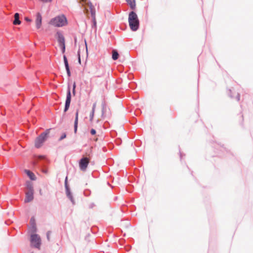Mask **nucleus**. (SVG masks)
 Listing matches in <instances>:
<instances>
[{
    "mask_svg": "<svg viewBox=\"0 0 253 253\" xmlns=\"http://www.w3.org/2000/svg\"><path fill=\"white\" fill-rule=\"evenodd\" d=\"M43 157V156H39V158H40V159H42V158Z\"/></svg>",
    "mask_w": 253,
    "mask_h": 253,
    "instance_id": "nucleus-35",
    "label": "nucleus"
},
{
    "mask_svg": "<svg viewBox=\"0 0 253 253\" xmlns=\"http://www.w3.org/2000/svg\"><path fill=\"white\" fill-rule=\"evenodd\" d=\"M60 46L61 47L62 53H64L65 51V43H63V44L60 45Z\"/></svg>",
    "mask_w": 253,
    "mask_h": 253,
    "instance_id": "nucleus-21",
    "label": "nucleus"
},
{
    "mask_svg": "<svg viewBox=\"0 0 253 253\" xmlns=\"http://www.w3.org/2000/svg\"><path fill=\"white\" fill-rule=\"evenodd\" d=\"M43 172L45 173H47V170H43Z\"/></svg>",
    "mask_w": 253,
    "mask_h": 253,
    "instance_id": "nucleus-34",
    "label": "nucleus"
},
{
    "mask_svg": "<svg viewBox=\"0 0 253 253\" xmlns=\"http://www.w3.org/2000/svg\"><path fill=\"white\" fill-rule=\"evenodd\" d=\"M119 57V54L118 52L115 50H113L112 51V58L113 60H117Z\"/></svg>",
    "mask_w": 253,
    "mask_h": 253,
    "instance_id": "nucleus-18",
    "label": "nucleus"
},
{
    "mask_svg": "<svg viewBox=\"0 0 253 253\" xmlns=\"http://www.w3.org/2000/svg\"><path fill=\"white\" fill-rule=\"evenodd\" d=\"M49 24L54 27H63L67 24V20L64 15H61L52 18Z\"/></svg>",
    "mask_w": 253,
    "mask_h": 253,
    "instance_id": "nucleus-1",
    "label": "nucleus"
},
{
    "mask_svg": "<svg viewBox=\"0 0 253 253\" xmlns=\"http://www.w3.org/2000/svg\"><path fill=\"white\" fill-rule=\"evenodd\" d=\"M75 91H74V90L73 89V93L74 94H75Z\"/></svg>",
    "mask_w": 253,
    "mask_h": 253,
    "instance_id": "nucleus-37",
    "label": "nucleus"
},
{
    "mask_svg": "<svg viewBox=\"0 0 253 253\" xmlns=\"http://www.w3.org/2000/svg\"><path fill=\"white\" fill-rule=\"evenodd\" d=\"M51 231H48L47 233V234H46L47 238L48 240H49V241L50 240L49 236L51 234Z\"/></svg>",
    "mask_w": 253,
    "mask_h": 253,
    "instance_id": "nucleus-23",
    "label": "nucleus"
},
{
    "mask_svg": "<svg viewBox=\"0 0 253 253\" xmlns=\"http://www.w3.org/2000/svg\"><path fill=\"white\" fill-rule=\"evenodd\" d=\"M40 1L43 2H51L52 0H40Z\"/></svg>",
    "mask_w": 253,
    "mask_h": 253,
    "instance_id": "nucleus-27",
    "label": "nucleus"
},
{
    "mask_svg": "<svg viewBox=\"0 0 253 253\" xmlns=\"http://www.w3.org/2000/svg\"><path fill=\"white\" fill-rule=\"evenodd\" d=\"M67 196L70 199V200L73 202V199H72V195H71V193L68 191V190H67Z\"/></svg>",
    "mask_w": 253,
    "mask_h": 253,
    "instance_id": "nucleus-22",
    "label": "nucleus"
},
{
    "mask_svg": "<svg viewBox=\"0 0 253 253\" xmlns=\"http://www.w3.org/2000/svg\"><path fill=\"white\" fill-rule=\"evenodd\" d=\"M78 117H79V110H77L76 113V117L74 122V131L76 133L77 131L78 125Z\"/></svg>",
    "mask_w": 253,
    "mask_h": 253,
    "instance_id": "nucleus-12",
    "label": "nucleus"
},
{
    "mask_svg": "<svg viewBox=\"0 0 253 253\" xmlns=\"http://www.w3.org/2000/svg\"><path fill=\"white\" fill-rule=\"evenodd\" d=\"M56 38L57 39V41L60 45L63 43H65V38L61 33L57 32L55 35Z\"/></svg>",
    "mask_w": 253,
    "mask_h": 253,
    "instance_id": "nucleus-10",
    "label": "nucleus"
},
{
    "mask_svg": "<svg viewBox=\"0 0 253 253\" xmlns=\"http://www.w3.org/2000/svg\"><path fill=\"white\" fill-rule=\"evenodd\" d=\"M95 112L92 110L89 114V121L92 123L94 118Z\"/></svg>",
    "mask_w": 253,
    "mask_h": 253,
    "instance_id": "nucleus-19",
    "label": "nucleus"
},
{
    "mask_svg": "<svg viewBox=\"0 0 253 253\" xmlns=\"http://www.w3.org/2000/svg\"><path fill=\"white\" fill-rule=\"evenodd\" d=\"M78 62H79L80 64H81L80 54L79 52H78Z\"/></svg>",
    "mask_w": 253,
    "mask_h": 253,
    "instance_id": "nucleus-24",
    "label": "nucleus"
},
{
    "mask_svg": "<svg viewBox=\"0 0 253 253\" xmlns=\"http://www.w3.org/2000/svg\"><path fill=\"white\" fill-rule=\"evenodd\" d=\"M236 98L237 100H239V95L237 93Z\"/></svg>",
    "mask_w": 253,
    "mask_h": 253,
    "instance_id": "nucleus-31",
    "label": "nucleus"
},
{
    "mask_svg": "<svg viewBox=\"0 0 253 253\" xmlns=\"http://www.w3.org/2000/svg\"><path fill=\"white\" fill-rule=\"evenodd\" d=\"M50 132V129H46L44 132L41 133L35 140V146L36 148H40L45 141Z\"/></svg>",
    "mask_w": 253,
    "mask_h": 253,
    "instance_id": "nucleus-3",
    "label": "nucleus"
},
{
    "mask_svg": "<svg viewBox=\"0 0 253 253\" xmlns=\"http://www.w3.org/2000/svg\"><path fill=\"white\" fill-rule=\"evenodd\" d=\"M26 188L28 191H34L33 184L30 181L26 182Z\"/></svg>",
    "mask_w": 253,
    "mask_h": 253,
    "instance_id": "nucleus-17",
    "label": "nucleus"
},
{
    "mask_svg": "<svg viewBox=\"0 0 253 253\" xmlns=\"http://www.w3.org/2000/svg\"><path fill=\"white\" fill-rule=\"evenodd\" d=\"M34 191H27L26 192L25 203L31 202L34 199Z\"/></svg>",
    "mask_w": 253,
    "mask_h": 253,
    "instance_id": "nucleus-8",
    "label": "nucleus"
},
{
    "mask_svg": "<svg viewBox=\"0 0 253 253\" xmlns=\"http://www.w3.org/2000/svg\"><path fill=\"white\" fill-rule=\"evenodd\" d=\"M95 108H96V103H94L93 104L92 110H93V111L95 112Z\"/></svg>",
    "mask_w": 253,
    "mask_h": 253,
    "instance_id": "nucleus-28",
    "label": "nucleus"
},
{
    "mask_svg": "<svg viewBox=\"0 0 253 253\" xmlns=\"http://www.w3.org/2000/svg\"><path fill=\"white\" fill-rule=\"evenodd\" d=\"M24 171L31 180H35L36 179V177L33 172L27 169H25Z\"/></svg>",
    "mask_w": 253,
    "mask_h": 253,
    "instance_id": "nucleus-13",
    "label": "nucleus"
},
{
    "mask_svg": "<svg viewBox=\"0 0 253 253\" xmlns=\"http://www.w3.org/2000/svg\"><path fill=\"white\" fill-rule=\"evenodd\" d=\"M128 22L130 29L133 31H136L139 27V20L137 14L133 11H131L128 16Z\"/></svg>",
    "mask_w": 253,
    "mask_h": 253,
    "instance_id": "nucleus-2",
    "label": "nucleus"
},
{
    "mask_svg": "<svg viewBox=\"0 0 253 253\" xmlns=\"http://www.w3.org/2000/svg\"><path fill=\"white\" fill-rule=\"evenodd\" d=\"M67 177H66V179H65V185H66V186H67Z\"/></svg>",
    "mask_w": 253,
    "mask_h": 253,
    "instance_id": "nucleus-33",
    "label": "nucleus"
},
{
    "mask_svg": "<svg viewBox=\"0 0 253 253\" xmlns=\"http://www.w3.org/2000/svg\"><path fill=\"white\" fill-rule=\"evenodd\" d=\"M31 243L32 246L39 248L41 245V238L37 234H32L31 236Z\"/></svg>",
    "mask_w": 253,
    "mask_h": 253,
    "instance_id": "nucleus-4",
    "label": "nucleus"
},
{
    "mask_svg": "<svg viewBox=\"0 0 253 253\" xmlns=\"http://www.w3.org/2000/svg\"><path fill=\"white\" fill-rule=\"evenodd\" d=\"M25 20L27 22H31V20L28 17H25Z\"/></svg>",
    "mask_w": 253,
    "mask_h": 253,
    "instance_id": "nucleus-29",
    "label": "nucleus"
},
{
    "mask_svg": "<svg viewBox=\"0 0 253 253\" xmlns=\"http://www.w3.org/2000/svg\"><path fill=\"white\" fill-rule=\"evenodd\" d=\"M92 90V85H90V89L89 91V93L91 92Z\"/></svg>",
    "mask_w": 253,
    "mask_h": 253,
    "instance_id": "nucleus-32",
    "label": "nucleus"
},
{
    "mask_svg": "<svg viewBox=\"0 0 253 253\" xmlns=\"http://www.w3.org/2000/svg\"><path fill=\"white\" fill-rule=\"evenodd\" d=\"M71 92L70 88L68 89L67 94V97H66V100L65 102V106L64 108V112H66L70 107V103H71Z\"/></svg>",
    "mask_w": 253,
    "mask_h": 253,
    "instance_id": "nucleus-6",
    "label": "nucleus"
},
{
    "mask_svg": "<svg viewBox=\"0 0 253 253\" xmlns=\"http://www.w3.org/2000/svg\"><path fill=\"white\" fill-rule=\"evenodd\" d=\"M14 25H19L21 21L19 20V15L18 13L14 14V20L13 22Z\"/></svg>",
    "mask_w": 253,
    "mask_h": 253,
    "instance_id": "nucleus-14",
    "label": "nucleus"
},
{
    "mask_svg": "<svg viewBox=\"0 0 253 253\" xmlns=\"http://www.w3.org/2000/svg\"><path fill=\"white\" fill-rule=\"evenodd\" d=\"M30 223H31V226H32L33 229L34 231H35L36 230V227H35V219L34 218H32L31 219V220H30Z\"/></svg>",
    "mask_w": 253,
    "mask_h": 253,
    "instance_id": "nucleus-20",
    "label": "nucleus"
},
{
    "mask_svg": "<svg viewBox=\"0 0 253 253\" xmlns=\"http://www.w3.org/2000/svg\"><path fill=\"white\" fill-rule=\"evenodd\" d=\"M40 194H41V195H42V193L41 190H40Z\"/></svg>",
    "mask_w": 253,
    "mask_h": 253,
    "instance_id": "nucleus-36",
    "label": "nucleus"
},
{
    "mask_svg": "<svg viewBox=\"0 0 253 253\" xmlns=\"http://www.w3.org/2000/svg\"><path fill=\"white\" fill-rule=\"evenodd\" d=\"M36 25L37 29L41 28L42 23V16L40 13L38 12L36 14Z\"/></svg>",
    "mask_w": 253,
    "mask_h": 253,
    "instance_id": "nucleus-9",
    "label": "nucleus"
},
{
    "mask_svg": "<svg viewBox=\"0 0 253 253\" xmlns=\"http://www.w3.org/2000/svg\"><path fill=\"white\" fill-rule=\"evenodd\" d=\"M75 88H76V84H75V83H74V84H73V90H74V91H75Z\"/></svg>",
    "mask_w": 253,
    "mask_h": 253,
    "instance_id": "nucleus-30",
    "label": "nucleus"
},
{
    "mask_svg": "<svg viewBox=\"0 0 253 253\" xmlns=\"http://www.w3.org/2000/svg\"><path fill=\"white\" fill-rule=\"evenodd\" d=\"M126 1L131 9H134L135 7V0H126Z\"/></svg>",
    "mask_w": 253,
    "mask_h": 253,
    "instance_id": "nucleus-15",
    "label": "nucleus"
},
{
    "mask_svg": "<svg viewBox=\"0 0 253 253\" xmlns=\"http://www.w3.org/2000/svg\"><path fill=\"white\" fill-rule=\"evenodd\" d=\"M90 133L92 134V135H94L96 133V131L94 129H91V130H90Z\"/></svg>",
    "mask_w": 253,
    "mask_h": 253,
    "instance_id": "nucleus-25",
    "label": "nucleus"
},
{
    "mask_svg": "<svg viewBox=\"0 0 253 253\" xmlns=\"http://www.w3.org/2000/svg\"><path fill=\"white\" fill-rule=\"evenodd\" d=\"M66 137V135L65 133H63L62 136H61V137L60 138L59 140H62L63 139L65 138V137Z\"/></svg>",
    "mask_w": 253,
    "mask_h": 253,
    "instance_id": "nucleus-26",
    "label": "nucleus"
},
{
    "mask_svg": "<svg viewBox=\"0 0 253 253\" xmlns=\"http://www.w3.org/2000/svg\"><path fill=\"white\" fill-rule=\"evenodd\" d=\"M86 0H81L80 1V3L81 4H82V5L83 6H84L85 4H86ZM88 6H89L90 9V11H91V15H92V16L94 17H95V10L94 9V7H93V6L92 5V4L91 3H88L87 2V3Z\"/></svg>",
    "mask_w": 253,
    "mask_h": 253,
    "instance_id": "nucleus-7",
    "label": "nucleus"
},
{
    "mask_svg": "<svg viewBox=\"0 0 253 253\" xmlns=\"http://www.w3.org/2000/svg\"><path fill=\"white\" fill-rule=\"evenodd\" d=\"M63 59H64V64H65V68H66V70L67 71L68 76V77H70L71 72H70V71L69 69L68 60H67V57L65 55L63 56Z\"/></svg>",
    "mask_w": 253,
    "mask_h": 253,
    "instance_id": "nucleus-11",
    "label": "nucleus"
},
{
    "mask_svg": "<svg viewBox=\"0 0 253 253\" xmlns=\"http://www.w3.org/2000/svg\"><path fill=\"white\" fill-rule=\"evenodd\" d=\"M95 70L94 71V74H95V76L98 78H100L102 77V74H100L99 72V68L97 67V66H95Z\"/></svg>",
    "mask_w": 253,
    "mask_h": 253,
    "instance_id": "nucleus-16",
    "label": "nucleus"
},
{
    "mask_svg": "<svg viewBox=\"0 0 253 253\" xmlns=\"http://www.w3.org/2000/svg\"><path fill=\"white\" fill-rule=\"evenodd\" d=\"M90 160L88 158L84 157L82 158L79 162V167L83 171H85L89 163Z\"/></svg>",
    "mask_w": 253,
    "mask_h": 253,
    "instance_id": "nucleus-5",
    "label": "nucleus"
}]
</instances>
